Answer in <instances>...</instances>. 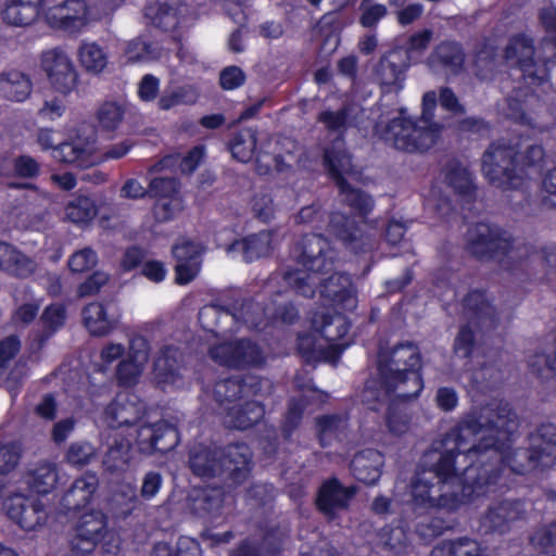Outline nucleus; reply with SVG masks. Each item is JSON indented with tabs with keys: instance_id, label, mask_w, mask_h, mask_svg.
Returning a JSON list of instances; mask_svg holds the SVG:
<instances>
[{
	"instance_id": "17",
	"label": "nucleus",
	"mask_w": 556,
	"mask_h": 556,
	"mask_svg": "<svg viewBox=\"0 0 556 556\" xmlns=\"http://www.w3.org/2000/svg\"><path fill=\"white\" fill-rule=\"evenodd\" d=\"M143 405L135 394L119 393L114 402L105 409L103 422L112 429L119 430L116 437H122L140 422Z\"/></svg>"
},
{
	"instance_id": "44",
	"label": "nucleus",
	"mask_w": 556,
	"mask_h": 556,
	"mask_svg": "<svg viewBox=\"0 0 556 556\" xmlns=\"http://www.w3.org/2000/svg\"><path fill=\"white\" fill-rule=\"evenodd\" d=\"M130 460V441L125 439V442H117L115 439L114 445L109 448L103 459V464L109 471H123L129 466Z\"/></svg>"
},
{
	"instance_id": "56",
	"label": "nucleus",
	"mask_w": 556,
	"mask_h": 556,
	"mask_svg": "<svg viewBox=\"0 0 556 556\" xmlns=\"http://www.w3.org/2000/svg\"><path fill=\"white\" fill-rule=\"evenodd\" d=\"M65 97H49L43 101L38 111V115L43 121H56L62 117L66 111Z\"/></svg>"
},
{
	"instance_id": "53",
	"label": "nucleus",
	"mask_w": 556,
	"mask_h": 556,
	"mask_svg": "<svg viewBox=\"0 0 556 556\" xmlns=\"http://www.w3.org/2000/svg\"><path fill=\"white\" fill-rule=\"evenodd\" d=\"M149 193L154 198L167 199L179 194V184L172 177H155L149 185Z\"/></svg>"
},
{
	"instance_id": "1",
	"label": "nucleus",
	"mask_w": 556,
	"mask_h": 556,
	"mask_svg": "<svg viewBox=\"0 0 556 556\" xmlns=\"http://www.w3.org/2000/svg\"><path fill=\"white\" fill-rule=\"evenodd\" d=\"M517 429V418L507 404L492 402L471 410L458 427L432 443L422 455L412 483V504L416 510L457 509L472 494L495 483L490 465L476 462H505L513 471L525 473L538 466L548 467L556 459V427L542 426L532 437V451L509 452L508 442Z\"/></svg>"
},
{
	"instance_id": "6",
	"label": "nucleus",
	"mask_w": 556,
	"mask_h": 556,
	"mask_svg": "<svg viewBox=\"0 0 556 556\" xmlns=\"http://www.w3.org/2000/svg\"><path fill=\"white\" fill-rule=\"evenodd\" d=\"M260 388L238 379H227L216 383L213 397L219 405V414H224V422L229 428L248 429L264 416V408L257 401L245 400L256 395L262 387L269 388L267 380L258 381Z\"/></svg>"
},
{
	"instance_id": "42",
	"label": "nucleus",
	"mask_w": 556,
	"mask_h": 556,
	"mask_svg": "<svg viewBox=\"0 0 556 556\" xmlns=\"http://www.w3.org/2000/svg\"><path fill=\"white\" fill-rule=\"evenodd\" d=\"M190 468L200 477L215 476L220 471V466L215 459V454L204 447L197 446L190 453Z\"/></svg>"
},
{
	"instance_id": "14",
	"label": "nucleus",
	"mask_w": 556,
	"mask_h": 556,
	"mask_svg": "<svg viewBox=\"0 0 556 556\" xmlns=\"http://www.w3.org/2000/svg\"><path fill=\"white\" fill-rule=\"evenodd\" d=\"M519 153L504 142L492 144L482 159V172L491 184L500 187L517 188V177L513 175L515 163H519Z\"/></svg>"
},
{
	"instance_id": "24",
	"label": "nucleus",
	"mask_w": 556,
	"mask_h": 556,
	"mask_svg": "<svg viewBox=\"0 0 556 556\" xmlns=\"http://www.w3.org/2000/svg\"><path fill=\"white\" fill-rule=\"evenodd\" d=\"M354 493V488H344L337 480H330L321 485L317 506L325 516L333 518L338 511L348 507Z\"/></svg>"
},
{
	"instance_id": "23",
	"label": "nucleus",
	"mask_w": 556,
	"mask_h": 556,
	"mask_svg": "<svg viewBox=\"0 0 556 556\" xmlns=\"http://www.w3.org/2000/svg\"><path fill=\"white\" fill-rule=\"evenodd\" d=\"M201 248L199 244L181 240L173 247V254L177 261L176 282L179 285L189 283L200 271Z\"/></svg>"
},
{
	"instance_id": "50",
	"label": "nucleus",
	"mask_w": 556,
	"mask_h": 556,
	"mask_svg": "<svg viewBox=\"0 0 556 556\" xmlns=\"http://www.w3.org/2000/svg\"><path fill=\"white\" fill-rule=\"evenodd\" d=\"M465 307L481 319H492L495 309L488 295L482 291H472L465 299Z\"/></svg>"
},
{
	"instance_id": "8",
	"label": "nucleus",
	"mask_w": 556,
	"mask_h": 556,
	"mask_svg": "<svg viewBox=\"0 0 556 556\" xmlns=\"http://www.w3.org/2000/svg\"><path fill=\"white\" fill-rule=\"evenodd\" d=\"M312 327L318 337L311 334L299 337V350L305 355H316L324 361L334 363L351 344V341L345 338L350 326L341 314L316 313L312 318Z\"/></svg>"
},
{
	"instance_id": "54",
	"label": "nucleus",
	"mask_w": 556,
	"mask_h": 556,
	"mask_svg": "<svg viewBox=\"0 0 556 556\" xmlns=\"http://www.w3.org/2000/svg\"><path fill=\"white\" fill-rule=\"evenodd\" d=\"M362 16L359 23L364 27H374L387 15V7L374 3L372 0H363L361 4Z\"/></svg>"
},
{
	"instance_id": "10",
	"label": "nucleus",
	"mask_w": 556,
	"mask_h": 556,
	"mask_svg": "<svg viewBox=\"0 0 556 556\" xmlns=\"http://www.w3.org/2000/svg\"><path fill=\"white\" fill-rule=\"evenodd\" d=\"M111 10L90 5L87 0H65L45 11L46 22L55 29L77 35Z\"/></svg>"
},
{
	"instance_id": "2",
	"label": "nucleus",
	"mask_w": 556,
	"mask_h": 556,
	"mask_svg": "<svg viewBox=\"0 0 556 556\" xmlns=\"http://www.w3.org/2000/svg\"><path fill=\"white\" fill-rule=\"evenodd\" d=\"M421 366L418 349L413 344H401L378 356L377 377L367 381L362 394L369 409L386 406V424L390 433L401 437L410 429V416L399 409L397 401L417 397L424 388L419 374Z\"/></svg>"
},
{
	"instance_id": "45",
	"label": "nucleus",
	"mask_w": 556,
	"mask_h": 556,
	"mask_svg": "<svg viewBox=\"0 0 556 556\" xmlns=\"http://www.w3.org/2000/svg\"><path fill=\"white\" fill-rule=\"evenodd\" d=\"M255 144V132L252 129H243L233 138L230 151L238 161L248 162L254 154Z\"/></svg>"
},
{
	"instance_id": "39",
	"label": "nucleus",
	"mask_w": 556,
	"mask_h": 556,
	"mask_svg": "<svg viewBox=\"0 0 556 556\" xmlns=\"http://www.w3.org/2000/svg\"><path fill=\"white\" fill-rule=\"evenodd\" d=\"M123 56L128 63L149 62L161 56V49L140 36L124 43Z\"/></svg>"
},
{
	"instance_id": "40",
	"label": "nucleus",
	"mask_w": 556,
	"mask_h": 556,
	"mask_svg": "<svg viewBox=\"0 0 556 556\" xmlns=\"http://www.w3.org/2000/svg\"><path fill=\"white\" fill-rule=\"evenodd\" d=\"M58 481V472L52 464H40L36 466L26 477V483L33 491L39 494L49 493L54 489Z\"/></svg>"
},
{
	"instance_id": "38",
	"label": "nucleus",
	"mask_w": 556,
	"mask_h": 556,
	"mask_svg": "<svg viewBox=\"0 0 556 556\" xmlns=\"http://www.w3.org/2000/svg\"><path fill=\"white\" fill-rule=\"evenodd\" d=\"M464 63V54L460 47L455 42H443L439 45L429 59L431 68L444 67L451 73L457 72Z\"/></svg>"
},
{
	"instance_id": "58",
	"label": "nucleus",
	"mask_w": 556,
	"mask_h": 556,
	"mask_svg": "<svg viewBox=\"0 0 556 556\" xmlns=\"http://www.w3.org/2000/svg\"><path fill=\"white\" fill-rule=\"evenodd\" d=\"M94 455V448L87 442L73 443L66 454V459L71 465L81 466L88 464Z\"/></svg>"
},
{
	"instance_id": "27",
	"label": "nucleus",
	"mask_w": 556,
	"mask_h": 556,
	"mask_svg": "<svg viewBox=\"0 0 556 556\" xmlns=\"http://www.w3.org/2000/svg\"><path fill=\"white\" fill-rule=\"evenodd\" d=\"M320 295L331 300L344 309H353L356 306V298L351 278L336 273L320 286Z\"/></svg>"
},
{
	"instance_id": "22",
	"label": "nucleus",
	"mask_w": 556,
	"mask_h": 556,
	"mask_svg": "<svg viewBox=\"0 0 556 556\" xmlns=\"http://www.w3.org/2000/svg\"><path fill=\"white\" fill-rule=\"evenodd\" d=\"M180 352L172 346L162 349L154 362V379L163 389L184 384Z\"/></svg>"
},
{
	"instance_id": "9",
	"label": "nucleus",
	"mask_w": 556,
	"mask_h": 556,
	"mask_svg": "<svg viewBox=\"0 0 556 556\" xmlns=\"http://www.w3.org/2000/svg\"><path fill=\"white\" fill-rule=\"evenodd\" d=\"M450 189L460 201L469 202L473 199L475 186L471 174L458 163L450 164L443 178L435 179L427 191L424 192L425 208L440 217L448 215L453 210V200L446 193Z\"/></svg>"
},
{
	"instance_id": "34",
	"label": "nucleus",
	"mask_w": 556,
	"mask_h": 556,
	"mask_svg": "<svg viewBox=\"0 0 556 556\" xmlns=\"http://www.w3.org/2000/svg\"><path fill=\"white\" fill-rule=\"evenodd\" d=\"M200 97L199 87L194 84L168 87L157 100L162 111H168L179 105H193Z\"/></svg>"
},
{
	"instance_id": "18",
	"label": "nucleus",
	"mask_w": 556,
	"mask_h": 556,
	"mask_svg": "<svg viewBox=\"0 0 556 556\" xmlns=\"http://www.w3.org/2000/svg\"><path fill=\"white\" fill-rule=\"evenodd\" d=\"M150 344L141 336L130 339L127 354L116 366V379L124 387H132L139 382L149 361Z\"/></svg>"
},
{
	"instance_id": "64",
	"label": "nucleus",
	"mask_w": 556,
	"mask_h": 556,
	"mask_svg": "<svg viewBox=\"0 0 556 556\" xmlns=\"http://www.w3.org/2000/svg\"><path fill=\"white\" fill-rule=\"evenodd\" d=\"M542 192L543 205L546 207H556V168L545 176Z\"/></svg>"
},
{
	"instance_id": "12",
	"label": "nucleus",
	"mask_w": 556,
	"mask_h": 556,
	"mask_svg": "<svg viewBox=\"0 0 556 556\" xmlns=\"http://www.w3.org/2000/svg\"><path fill=\"white\" fill-rule=\"evenodd\" d=\"M98 544L105 552H113L118 547V538L106 527L105 516L98 510L85 513L76 526V535L73 547L79 553H89Z\"/></svg>"
},
{
	"instance_id": "32",
	"label": "nucleus",
	"mask_w": 556,
	"mask_h": 556,
	"mask_svg": "<svg viewBox=\"0 0 556 556\" xmlns=\"http://www.w3.org/2000/svg\"><path fill=\"white\" fill-rule=\"evenodd\" d=\"M98 485L94 475H85L77 479L71 490L63 497V506L67 510H78L91 500Z\"/></svg>"
},
{
	"instance_id": "37",
	"label": "nucleus",
	"mask_w": 556,
	"mask_h": 556,
	"mask_svg": "<svg viewBox=\"0 0 556 556\" xmlns=\"http://www.w3.org/2000/svg\"><path fill=\"white\" fill-rule=\"evenodd\" d=\"M251 451L245 444L228 446L222 467L229 471L233 481L245 479L249 471Z\"/></svg>"
},
{
	"instance_id": "28",
	"label": "nucleus",
	"mask_w": 556,
	"mask_h": 556,
	"mask_svg": "<svg viewBox=\"0 0 556 556\" xmlns=\"http://www.w3.org/2000/svg\"><path fill=\"white\" fill-rule=\"evenodd\" d=\"M383 464V455L376 450L369 448L354 456L351 462V471L358 481L374 484L381 476Z\"/></svg>"
},
{
	"instance_id": "55",
	"label": "nucleus",
	"mask_w": 556,
	"mask_h": 556,
	"mask_svg": "<svg viewBox=\"0 0 556 556\" xmlns=\"http://www.w3.org/2000/svg\"><path fill=\"white\" fill-rule=\"evenodd\" d=\"M280 534L271 532L265 536L261 549H256L251 545H243L233 556H273L278 552V547L275 543L276 541H280Z\"/></svg>"
},
{
	"instance_id": "20",
	"label": "nucleus",
	"mask_w": 556,
	"mask_h": 556,
	"mask_svg": "<svg viewBox=\"0 0 556 556\" xmlns=\"http://www.w3.org/2000/svg\"><path fill=\"white\" fill-rule=\"evenodd\" d=\"M8 516L26 531L35 530L46 521L42 505L34 498L10 492L2 503Z\"/></svg>"
},
{
	"instance_id": "48",
	"label": "nucleus",
	"mask_w": 556,
	"mask_h": 556,
	"mask_svg": "<svg viewBox=\"0 0 556 556\" xmlns=\"http://www.w3.org/2000/svg\"><path fill=\"white\" fill-rule=\"evenodd\" d=\"M345 421L337 416H325L317 419L316 429L320 444L326 446L336 440L344 429Z\"/></svg>"
},
{
	"instance_id": "7",
	"label": "nucleus",
	"mask_w": 556,
	"mask_h": 556,
	"mask_svg": "<svg viewBox=\"0 0 556 556\" xmlns=\"http://www.w3.org/2000/svg\"><path fill=\"white\" fill-rule=\"evenodd\" d=\"M296 257L303 269L286 273L283 280L302 295L312 296L315 286L321 281L320 273L326 274L331 269L334 253L325 238L311 235L303 239Z\"/></svg>"
},
{
	"instance_id": "30",
	"label": "nucleus",
	"mask_w": 556,
	"mask_h": 556,
	"mask_svg": "<svg viewBox=\"0 0 556 556\" xmlns=\"http://www.w3.org/2000/svg\"><path fill=\"white\" fill-rule=\"evenodd\" d=\"M271 250V233L262 231L238 240L227 248L228 254L240 252L247 262L267 255Z\"/></svg>"
},
{
	"instance_id": "47",
	"label": "nucleus",
	"mask_w": 556,
	"mask_h": 556,
	"mask_svg": "<svg viewBox=\"0 0 556 556\" xmlns=\"http://www.w3.org/2000/svg\"><path fill=\"white\" fill-rule=\"evenodd\" d=\"M125 114V106L118 102H105L98 111V121L105 130H115L122 123Z\"/></svg>"
},
{
	"instance_id": "52",
	"label": "nucleus",
	"mask_w": 556,
	"mask_h": 556,
	"mask_svg": "<svg viewBox=\"0 0 556 556\" xmlns=\"http://www.w3.org/2000/svg\"><path fill=\"white\" fill-rule=\"evenodd\" d=\"M67 263L73 273H85L97 265L98 256L92 249L84 248L73 253Z\"/></svg>"
},
{
	"instance_id": "33",
	"label": "nucleus",
	"mask_w": 556,
	"mask_h": 556,
	"mask_svg": "<svg viewBox=\"0 0 556 556\" xmlns=\"http://www.w3.org/2000/svg\"><path fill=\"white\" fill-rule=\"evenodd\" d=\"M440 104L443 109L451 112L455 117V123L457 124V128L463 131H477L480 132L486 128L485 124L482 121L476 119L473 117H462L464 110L459 104L454 92L448 88H442L439 94Z\"/></svg>"
},
{
	"instance_id": "19",
	"label": "nucleus",
	"mask_w": 556,
	"mask_h": 556,
	"mask_svg": "<svg viewBox=\"0 0 556 556\" xmlns=\"http://www.w3.org/2000/svg\"><path fill=\"white\" fill-rule=\"evenodd\" d=\"M467 245L478 256H494L506 253L510 247V237L489 224H478L467 232Z\"/></svg>"
},
{
	"instance_id": "29",
	"label": "nucleus",
	"mask_w": 556,
	"mask_h": 556,
	"mask_svg": "<svg viewBox=\"0 0 556 556\" xmlns=\"http://www.w3.org/2000/svg\"><path fill=\"white\" fill-rule=\"evenodd\" d=\"M37 263L14 245L0 242V270L20 278H26L35 273Z\"/></svg>"
},
{
	"instance_id": "25",
	"label": "nucleus",
	"mask_w": 556,
	"mask_h": 556,
	"mask_svg": "<svg viewBox=\"0 0 556 556\" xmlns=\"http://www.w3.org/2000/svg\"><path fill=\"white\" fill-rule=\"evenodd\" d=\"M186 12L187 7L182 0H151L144 9V16L155 26L170 29L180 22L179 16H184Z\"/></svg>"
},
{
	"instance_id": "4",
	"label": "nucleus",
	"mask_w": 556,
	"mask_h": 556,
	"mask_svg": "<svg viewBox=\"0 0 556 556\" xmlns=\"http://www.w3.org/2000/svg\"><path fill=\"white\" fill-rule=\"evenodd\" d=\"M502 61L507 66L520 72L526 80L527 88H531V93L518 89L515 96L507 99V109L504 113L507 117L520 122L522 125L532 126V117L528 116L521 108L520 98L523 97V103L527 108L528 114H532L533 109L536 106L540 93L535 89L541 87L542 91H546L547 83V68L545 64H538L533 61V47L531 40L526 36H517L510 39L505 48Z\"/></svg>"
},
{
	"instance_id": "5",
	"label": "nucleus",
	"mask_w": 556,
	"mask_h": 556,
	"mask_svg": "<svg viewBox=\"0 0 556 556\" xmlns=\"http://www.w3.org/2000/svg\"><path fill=\"white\" fill-rule=\"evenodd\" d=\"M437 93L428 91L422 97V114L417 123L406 116L401 110L388 125L379 122L377 132L394 148L403 151H424L431 148L439 138L443 125L432 121L437 106Z\"/></svg>"
},
{
	"instance_id": "63",
	"label": "nucleus",
	"mask_w": 556,
	"mask_h": 556,
	"mask_svg": "<svg viewBox=\"0 0 556 556\" xmlns=\"http://www.w3.org/2000/svg\"><path fill=\"white\" fill-rule=\"evenodd\" d=\"M454 556H488V552L475 540L467 538L453 541Z\"/></svg>"
},
{
	"instance_id": "35",
	"label": "nucleus",
	"mask_w": 556,
	"mask_h": 556,
	"mask_svg": "<svg viewBox=\"0 0 556 556\" xmlns=\"http://www.w3.org/2000/svg\"><path fill=\"white\" fill-rule=\"evenodd\" d=\"M522 514L519 502H502L490 507L489 513L483 518L485 529L505 531L509 522L520 518Z\"/></svg>"
},
{
	"instance_id": "43",
	"label": "nucleus",
	"mask_w": 556,
	"mask_h": 556,
	"mask_svg": "<svg viewBox=\"0 0 556 556\" xmlns=\"http://www.w3.org/2000/svg\"><path fill=\"white\" fill-rule=\"evenodd\" d=\"M97 215V206L88 197H78L65 206V217L74 224H87Z\"/></svg>"
},
{
	"instance_id": "13",
	"label": "nucleus",
	"mask_w": 556,
	"mask_h": 556,
	"mask_svg": "<svg viewBox=\"0 0 556 556\" xmlns=\"http://www.w3.org/2000/svg\"><path fill=\"white\" fill-rule=\"evenodd\" d=\"M42 68L52 89L66 97L77 89L79 75L67 51L50 49L42 54Z\"/></svg>"
},
{
	"instance_id": "3",
	"label": "nucleus",
	"mask_w": 556,
	"mask_h": 556,
	"mask_svg": "<svg viewBox=\"0 0 556 556\" xmlns=\"http://www.w3.org/2000/svg\"><path fill=\"white\" fill-rule=\"evenodd\" d=\"M325 163L330 177L340 189V195L344 202L359 216L357 225L350 222L343 214L333 213L330 216L329 233L350 245L352 250H362L364 245L370 244L377 233L376 225L369 224L364 216L372 208V200L352 188L351 182L358 179V174L353 170L351 159L344 150L343 142L336 140L331 150L325 152Z\"/></svg>"
},
{
	"instance_id": "51",
	"label": "nucleus",
	"mask_w": 556,
	"mask_h": 556,
	"mask_svg": "<svg viewBox=\"0 0 556 556\" xmlns=\"http://www.w3.org/2000/svg\"><path fill=\"white\" fill-rule=\"evenodd\" d=\"M184 207L182 199L180 195L170 197L167 199L157 198L154 205V217L159 222H167L174 218Z\"/></svg>"
},
{
	"instance_id": "61",
	"label": "nucleus",
	"mask_w": 556,
	"mask_h": 556,
	"mask_svg": "<svg viewBox=\"0 0 556 556\" xmlns=\"http://www.w3.org/2000/svg\"><path fill=\"white\" fill-rule=\"evenodd\" d=\"M260 315L261 308L258 305L245 303L240 309H236L231 317L237 321L248 325L249 327L257 328L261 326Z\"/></svg>"
},
{
	"instance_id": "49",
	"label": "nucleus",
	"mask_w": 556,
	"mask_h": 556,
	"mask_svg": "<svg viewBox=\"0 0 556 556\" xmlns=\"http://www.w3.org/2000/svg\"><path fill=\"white\" fill-rule=\"evenodd\" d=\"M431 38L432 31L429 29L416 33L409 38L405 50H403L404 58L408 64L416 63L421 59L422 53L427 49Z\"/></svg>"
},
{
	"instance_id": "62",
	"label": "nucleus",
	"mask_w": 556,
	"mask_h": 556,
	"mask_svg": "<svg viewBox=\"0 0 556 556\" xmlns=\"http://www.w3.org/2000/svg\"><path fill=\"white\" fill-rule=\"evenodd\" d=\"M108 275L103 271L93 273L86 281L78 286L77 294L79 298H86L97 294L106 283Z\"/></svg>"
},
{
	"instance_id": "11",
	"label": "nucleus",
	"mask_w": 556,
	"mask_h": 556,
	"mask_svg": "<svg viewBox=\"0 0 556 556\" xmlns=\"http://www.w3.org/2000/svg\"><path fill=\"white\" fill-rule=\"evenodd\" d=\"M37 142L42 150L51 149V155L55 161L76 164L80 167H88L100 161L97 152V142L92 135H78L70 141L54 146L51 129H40L37 135Z\"/></svg>"
},
{
	"instance_id": "26",
	"label": "nucleus",
	"mask_w": 556,
	"mask_h": 556,
	"mask_svg": "<svg viewBox=\"0 0 556 556\" xmlns=\"http://www.w3.org/2000/svg\"><path fill=\"white\" fill-rule=\"evenodd\" d=\"M83 319L90 334L102 337L115 329L118 315L113 312L112 306L90 303L84 308Z\"/></svg>"
},
{
	"instance_id": "60",
	"label": "nucleus",
	"mask_w": 556,
	"mask_h": 556,
	"mask_svg": "<svg viewBox=\"0 0 556 556\" xmlns=\"http://www.w3.org/2000/svg\"><path fill=\"white\" fill-rule=\"evenodd\" d=\"M160 91V80L151 74L144 75L138 84L137 94L141 101L152 102Z\"/></svg>"
},
{
	"instance_id": "46",
	"label": "nucleus",
	"mask_w": 556,
	"mask_h": 556,
	"mask_svg": "<svg viewBox=\"0 0 556 556\" xmlns=\"http://www.w3.org/2000/svg\"><path fill=\"white\" fill-rule=\"evenodd\" d=\"M39 11L33 7H24L10 0L3 11V21L14 26H26L31 24L38 16Z\"/></svg>"
},
{
	"instance_id": "59",
	"label": "nucleus",
	"mask_w": 556,
	"mask_h": 556,
	"mask_svg": "<svg viewBox=\"0 0 556 556\" xmlns=\"http://www.w3.org/2000/svg\"><path fill=\"white\" fill-rule=\"evenodd\" d=\"M20 451L15 444L0 440V476L10 472L18 463Z\"/></svg>"
},
{
	"instance_id": "57",
	"label": "nucleus",
	"mask_w": 556,
	"mask_h": 556,
	"mask_svg": "<svg viewBox=\"0 0 556 556\" xmlns=\"http://www.w3.org/2000/svg\"><path fill=\"white\" fill-rule=\"evenodd\" d=\"M532 543L543 549L541 556H556V525L536 532Z\"/></svg>"
},
{
	"instance_id": "36",
	"label": "nucleus",
	"mask_w": 556,
	"mask_h": 556,
	"mask_svg": "<svg viewBox=\"0 0 556 556\" xmlns=\"http://www.w3.org/2000/svg\"><path fill=\"white\" fill-rule=\"evenodd\" d=\"M31 81L18 71H9L1 75L0 92L12 101H24L31 92Z\"/></svg>"
},
{
	"instance_id": "21",
	"label": "nucleus",
	"mask_w": 556,
	"mask_h": 556,
	"mask_svg": "<svg viewBox=\"0 0 556 556\" xmlns=\"http://www.w3.org/2000/svg\"><path fill=\"white\" fill-rule=\"evenodd\" d=\"M408 66L402 48H395L386 53L377 68V78L383 90L387 92L400 91L404 87L405 72Z\"/></svg>"
},
{
	"instance_id": "15",
	"label": "nucleus",
	"mask_w": 556,
	"mask_h": 556,
	"mask_svg": "<svg viewBox=\"0 0 556 556\" xmlns=\"http://www.w3.org/2000/svg\"><path fill=\"white\" fill-rule=\"evenodd\" d=\"M126 434L130 445L134 443L144 454L172 448L178 441L176 429L163 420L153 425L140 420Z\"/></svg>"
},
{
	"instance_id": "41",
	"label": "nucleus",
	"mask_w": 556,
	"mask_h": 556,
	"mask_svg": "<svg viewBox=\"0 0 556 556\" xmlns=\"http://www.w3.org/2000/svg\"><path fill=\"white\" fill-rule=\"evenodd\" d=\"M191 498L194 511L201 516L218 511L224 503L223 491L218 488L197 490Z\"/></svg>"
},
{
	"instance_id": "31",
	"label": "nucleus",
	"mask_w": 556,
	"mask_h": 556,
	"mask_svg": "<svg viewBox=\"0 0 556 556\" xmlns=\"http://www.w3.org/2000/svg\"><path fill=\"white\" fill-rule=\"evenodd\" d=\"M81 68L89 74H101L109 64L106 51L96 41L83 40L76 52Z\"/></svg>"
},
{
	"instance_id": "16",
	"label": "nucleus",
	"mask_w": 556,
	"mask_h": 556,
	"mask_svg": "<svg viewBox=\"0 0 556 556\" xmlns=\"http://www.w3.org/2000/svg\"><path fill=\"white\" fill-rule=\"evenodd\" d=\"M210 356L216 363L233 368L255 366L264 361L262 351L248 340L216 342L210 348Z\"/></svg>"
}]
</instances>
